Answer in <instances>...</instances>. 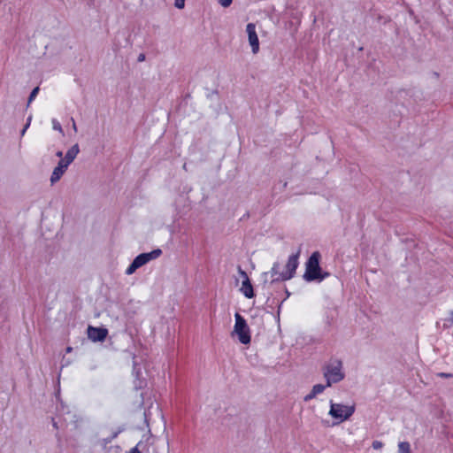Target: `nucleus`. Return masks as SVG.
I'll return each instance as SVG.
<instances>
[{
  "instance_id": "obj_1",
  "label": "nucleus",
  "mask_w": 453,
  "mask_h": 453,
  "mask_svg": "<svg viewBox=\"0 0 453 453\" xmlns=\"http://www.w3.org/2000/svg\"><path fill=\"white\" fill-rule=\"evenodd\" d=\"M298 257L299 252L289 256L288 262L282 270L280 269V263L275 262L271 271L264 273L265 279L268 275L271 277V282L285 281L292 279L299 264Z\"/></svg>"
},
{
  "instance_id": "obj_2",
  "label": "nucleus",
  "mask_w": 453,
  "mask_h": 453,
  "mask_svg": "<svg viewBox=\"0 0 453 453\" xmlns=\"http://www.w3.org/2000/svg\"><path fill=\"white\" fill-rule=\"evenodd\" d=\"M323 375L328 387L342 381L345 377L342 360L338 358L329 360L323 368Z\"/></svg>"
},
{
  "instance_id": "obj_3",
  "label": "nucleus",
  "mask_w": 453,
  "mask_h": 453,
  "mask_svg": "<svg viewBox=\"0 0 453 453\" xmlns=\"http://www.w3.org/2000/svg\"><path fill=\"white\" fill-rule=\"evenodd\" d=\"M329 404L330 410L328 414L336 420L335 424H340L349 419L356 410L355 404L334 403L333 400H330Z\"/></svg>"
},
{
  "instance_id": "obj_4",
  "label": "nucleus",
  "mask_w": 453,
  "mask_h": 453,
  "mask_svg": "<svg viewBox=\"0 0 453 453\" xmlns=\"http://www.w3.org/2000/svg\"><path fill=\"white\" fill-rule=\"evenodd\" d=\"M319 258L320 254L319 251H315L311 254L310 258L306 263V271L304 273L303 278L307 281H312L315 280H322L325 278V275H321V268L319 266Z\"/></svg>"
},
{
  "instance_id": "obj_5",
  "label": "nucleus",
  "mask_w": 453,
  "mask_h": 453,
  "mask_svg": "<svg viewBox=\"0 0 453 453\" xmlns=\"http://www.w3.org/2000/svg\"><path fill=\"white\" fill-rule=\"evenodd\" d=\"M161 254L162 250L160 249H156L150 252L142 253L138 255L127 268L126 274H133L138 268L148 264L150 261L157 258Z\"/></svg>"
},
{
  "instance_id": "obj_6",
  "label": "nucleus",
  "mask_w": 453,
  "mask_h": 453,
  "mask_svg": "<svg viewBox=\"0 0 453 453\" xmlns=\"http://www.w3.org/2000/svg\"><path fill=\"white\" fill-rule=\"evenodd\" d=\"M235 323L233 333L238 337V340L242 344H249L250 342V331L244 318L238 312L234 314Z\"/></svg>"
},
{
  "instance_id": "obj_7",
  "label": "nucleus",
  "mask_w": 453,
  "mask_h": 453,
  "mask_svg": "<svg viewBox=\"0 0 453 453\" xmlns=\"http://www.w3.org/2000/svg\"><path fill=\"white\" fill-rule=\"evenodd\" d=\"M246 32L248 34L249 43L251 47L253 54H257L259 51V40L256 32V26L253 23H249L246 26Z\"/></svg>"
},
{
  "instance_id": "obj_8",
  "label": "nucleus",
  "mask_w": 453,
  "mask_h": 453,
  "mask_svg": "<svg viewBox=\"0 0 453 453\" xmlns=\"http://www.w3.org/2000/svg\"><path fill=\"white\" fill-rule=\"evenodd\" d=\"M238 272L242 278V283L240 288L241 292L245 297L252 298L254 296L253 287L250 283L248 274L241 267L238 268Z\"/></svg>"
},
{
  "instance_id": "obj_9",
  "label": "nucleus",
  "mask_w": 453,
  "mask_h": 453,
  "mask_svg": "<svg viewBox=\"0 0 453 453\" xmlns=\"http://www.w3.org/2000/svg\"><path fill=\"white\" fill-rule=\"evenodd\" d=\"M108 335V330L104 327H95L89 326L88 327V337L92 342H104Z\"/></svg>"
},
{
  "instance_id": "obj_10",
  "label": "nucleus",
  "mask_w": 453,
  "mask_h": 453,
  "mask_svg": "<svg viewBox=\"0 0 453 453\" xmlns=\"http://www.w3.org/2000/svg\"><path fill=\"white\" fill-rule=\"evenodd\" d=\"M79 152H80L79 145L74 144L65 153V159L67 161V163L71 164L75 159V157H77Z\"/></svg>"
},
{
  "instance_id": "obj_11",
  "label": "nucleus",
  "mask_w": 453,
  "mask_h": 453,
  "mask_svg": "<svg viewBox=\"0 0 453 453\" xmlns=\"http://www.w3.org/2000/svg\"><path fill=\"white\" fill-rule=\"evenodd\" d=\"M65 172V171L63 170L62 168H59L58 166H56L53 169L52 174L50 176V182H51V184H54V183L58 182L61 179V177L63 176Z\"/></svg>"
},
{
  "instance_id": "obj_12",
  "label": "nucleus",
  "mask_w": 453,
  "mask_h": 453,
  "mask_svg": "<svg viewBox=\"0 0 453 453\" xmlns=\"http://www.w3.org/2000/svg\"><path fill=\"white\" fill-rule=\"evenodd\" d=\"M397 447V453H411V444L408 441H400Z\"/></svg>"
},
{
  "instance_id": "obj_13",
  "label": "nucleus",
  "mask_w": 453,
  "mask_h": 453,
  "mask_svg": "<svg viewBox=\"0 0 453 453\" xmlns=\"http://www.w3.org/2000/svg\"><path fill=\"white\" fill-rule=\"evenodd\" d=\"M51 124H52V128L55 130V131H58L62 135H64V131H63V128L60 125V123L58 122V119H51Z\"/></svg>"
},
{
  "instance_id": "obj_14",
  "label": "nucleus",
  "mask_w": 453,
  "mask_h": 453,
  "mask_svg": "<svg viewBox=\"0 0 453 453\" xmlns=\"http://www.w3.org/2000/svg\"><path fill=\"white\" fill-rule=\"evenodd\" d=\"M326 387H327L326 384V385L316 384L312 387L311 390L313 391V393H315L318 395L323 393Z\"/></svg>"
},
{
  "instance_id": "obj_15",
  "label": "nucleus",
  "mask_w": 453,
  "mask_h": 453,
  "mask_svg": "<svg viewBox=\"0 0 453 453\" xmlns=\"http://www.w3.org/2000/svg\"><path fill=\"white\" fill-rule=\"evenodd\" d=\"M40 88L39 87H35L30 93V96L28 97V102H27V105H29L34 100L35 98L36 97L38 92H39Z\"/></svg>"
},
{
  "instance_id": "obj_16",
  "label": "nucleus",
  "mask_w": 453,
  "mask_h": 453,
  "mask_svg": "<svg viewBox=\"0 0 453 453\" xmlns=\"http://www.w3.org/2000/svg\"><path fill=\"white\" fill-rule=\"evenodd\" d=\"M70 164L67 163V161L65 158H61V160L58 162V165L59 168H62L63 170L66 171L68 168V165Z\"/></svg>"
},
{
  "instance_id": "obj_17",
  "label": "nucleus",
  "mask_w": 453,
  "mask_h": 453,
  "mask_svg": "<svg viewBox=\"0 0 453 453\" xmlns=\"http://www.w3.org/2000/svg\"><path fill=\"white\" fill-rule=\"evenodd\" d=\"M174 6L179 10H182L185 7V0H174Z\"/></svg>"
},
{
  "instance_id": "obj_18",
  "label": "nucleus",
  "mask_w": 453,
  "mask_h": 453,
  "mask_svg": "<svg viewBox=\"0 0 453 453\" xmlns=\"http://www.w3.org/2000/svg\"><path fill=\"white\" fill-rule=\"evenodd\" d=\"M218 3L223 7H228L231 5L233 0H217Z\"/></svg>"
},
{
  "instance_id": "obj_19",
  "label": "nucleus",
  "mask_w": 453,
  "mask_h": 453,
  "mask_svg": "<svg viewBox=\"0 0 453 453\" xmlns=\"http://www.w3.org/2000/svg\"><path fill=\"white\" fill-rule=\"evenodd\" d=\"M317 396V395L315 393H313V391L311 390L308 395H306L303 398V400L305 402H309L311 401V399L315 398Z\"/></svg>"
},
{
  "instance_id": "obj_20",
  "label": "nucleus",
  "mask_w": 453,
  "mask_h": 453,
  "mask_svg": "<svg viewBox=\"0 0 453 453\" xmlns=\"http://www.w3.org/2000/svg\"><path fill=\"white\" fill-rule=\"evenodd\" d=\"M31 120H32V117L30 116V117H28L27 121V124L24 126V128H23V129H22V131H21V134H21L22 136L25 134L26 131H27V128L29 127L30 123H31Z\"/></svg>"
},
{
  "instance_id": "obj_21",
  "label": "nucleus",
  "mask_w": 453,
  "mask_h": 453,
  "mask_svg": "<svg viewBox=\"0 0 453 453\" xmlns=\"http://www.w3.org/2000/svg\"><path fill=\"white\" fill-rule=\"evenodd\" d=\"M372 446L374 449H380L383 447V443L380 441H374Z\"/></svg>"
},
{
  "instance_id": "obj_22",
  "label": "nucleus",
  "mask_w": 453,
  "mask_h": 453,
  "mask_svg": "<svg viewBox=\"0 0 453 453\" xmlns=\"http://www.w3.org/2000/svg\"><path fill=\"white\" fill-rule=\"evenodd\" d=\"M438 376L441 377V378L449 379V378H452L453 374L452 373H448V372H439Z\"/></svg>"
},
{
  "instance_id": "obj_23",
  "label": "nucleus",
  "mask_w": 453,
  "mask_h": 453,
  "mask_svg": "<svg viewBox=\"0 0 453 453\" xmlns=\"http://www.w3.org/2000/svg\"><path fill=\"white\" fill-rule=\"evenodd\" d=\"M71 121H72V128L73 129L74 132H77V126H76L74 119L71 118Z\"/></svg>"
},
{
  "instance_id": "obj_24",
  "label": "nucleus",
  "mask_w": 453,
  "mask_h": 453,
  "mask_svg": "<svg viewBox=\"0 0 453 453\" xmlns=\"http://www.w3.org/2000/svg\"><path fill=\"white\" fill-rule=\"evenodd\" d=\"M128 453H141L137 447H134Z\"/></svg>"
},
{
  "instance_id": "obj_25",
  "label": "nucleus",
  "mask_w": 453,
  "mask_h": 453,
  "mask_svg": "<svg viewBox=\"0 0 453 453\" xmlns=\"http://www.w3.org/2000/svg\"><path fill=\"white\" fill-rule=\"evenodd\" d=\"M56 155H57V157H58L62 158V157H63V152L59 150V151H58V152L56 153Z\"/></svg>"
},
{
  "instance_id": "obj_26",
  "label": "nucleus",
  "mask_w": 453,
  "mask_h": 453,
  "mask_svg": "<svg viewBox=\"0 0 453 453\" xmlns=\"http://www.w3.org/2000/svg\"><path fill=\"white\" fill-rule=\"evenodd\" d=\"M144 55L141 54L139 57H138V60L139 61H143L144 60Z\"/></svg>"
},
{
  "instance_id": "obj_27",
  "label": "nucleus",
  "mask_w": 453,
  "mask_h": 453,
  "mask_svg": "<svg viewBox=\"0 0 453 453\" xmlns=\"http://www.w3.org/2000/svg\"><path fill=\"white\" fill-rule=\"evenodd\" d=\"M450 322L453 325V311L450 312Z\"/></svg>"
},
{
  "instance_id": "obj_28",
  "label": "nucleus",
  "mask_w": 453,
  "mask_h": 453,
  "mask_svg": "<svg viewBox=\"0 0 453 453\" xmlns=\"http://www.w3.org/2000/svg\"><path fill=\"white\" fill-rule=\"evenodd\" d=\"M72 349H72V347H67V349H66V352H67V353H69V352H71V351H72Z\"/></svg>"
}]
</instances>
